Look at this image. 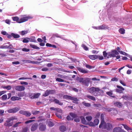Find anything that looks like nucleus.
I'll return each mask as SVG.
<instances>
[{
    "mask_svg": "<svg viewBox=\"0 0 132 132\" xmlns=\"http://www.w3.org/2000/svg\"><path fill=\"white\" fill-rule=\"evenodd\" d=\"M12 18L14 21H15L17 23H21L28 20L29 19L32 18V17L30 16H27L23 17L19 19V18L17 16H12Z\"/></svg>",
    "mask_w": 132,
    "mask_h": 132,
    "instance_id": "1",
    "label": "nucleus"
},
{
    "mask_svg": "<svg viewBox=\"0 0 132 132\" xmlns=\"http://www.w3.org/2000/svg\"><path fill=\"white\" fill-rule=\"evenodd\" d=\"M89 90L90 93L93 94L94 95L96 96L97 95V92L100 91V89L98 87H92L89 88Z\"/></svg>",
    "mask_w": 132,
    "mask_h": 132,
    "instance_id": "2",
    "label": "nucleus"
},
{
    "mask_svg": "<svg viewBox=\"0 0 132 132\" xmlns=\"http://www.w3.org/2000/svg\"><path fill=\"white\" fill-rule=\"evenodd\" d=\"M114 13L112 11H110L109 10L108 11V18L111 21H117V18L114 16Z\"/></svg>",
    "mask_w": 132,
    "mask_h": 132,
    "instance_id": "3",
    "label": "nucleus"
},
{
    "mask_svg": "<svg viewBox=\"0 0 132 132\" xmlns=\"http://www.w3.org/2000/svg\"><path fill=\"white\" fill-rule=\"evenodd\" d=\"M19 113L25 116L26 117L30 116L31 115V113L28 111H24L22 110L20 111Z\"/></svg>",
    "mask_w": 132,
    "mask_h": 132,
    "instance_id": "4",
    "label": "nucleus"
},
{
    "mask_svg": "<svg viewBox=\"0 0 132 132\" xmlns=\"http://www.w3.org/2000/svg\"><path fill=\"white\" fill-rule=\"evenodd\" d=\"M117 87L118 88L113 90L114 91H115L117 92L120 93H122L123 91L125 90V89L121 86L119 85H117Z\"/></svg>",
    "mask_w": 132,
    "mask_h": 132,
    "instance_id": "5",
    "label": "nucleus"
},
{
    "mask_svg": "<svg viewBox=\"0 0 132 132\" xmlns=\"http://www.w3.org/2000/svg\"><path fill=\"white\" fill-rule=\"evenodd\" d=\"M99 30H106L108 29L109 30L110 29V27H108V26L103 24L102 25L98 26Z\"/></svg>",
    "mask_w": 132,
    "mask_h": 132,
    "instance_id": "6",
    "label": "nucleus"
},
{
    "mask_svg": "<svg viewBox=\"0 0 132 132\" xmlns=\"http://www.w3.org/2000/svg\"><path fill=\"white\" fill-rule=\"evenodd\" d=\"M89 79L88 78H83V79L82 80L81 83L83 84V85H85L87 86H88L89 85Z\"/></svg>",
    "mask_w": 132,
    "mask_h": 132,
    "instance_id": "7",
    "label": "nucleus"
},
{
    "mask_svg": "<svg viewBox=\"0 0 132 132\" xmlns=\"http://www.w3.org/2000/svg\"><path fill=\"white\" fill-rule=\"evenodd\" d=\"M13 37L14 38H17L20 37V36L17 34L12 33L10 34H9V38H11Z\"/></svg>",
    "mask_w": 132,
    "mask_h": 132,
    "instance_id": "8",
    "label": "nucleus"
},
{
    "mask_svg": "<svg viewBox=\"0 0 132 132\" xmlns=\"http://www.w3.org/2000/svg\"><path fill=\"white\" fill-rule=\"evenodd\" d=\"M19 108L17 107H15L13 109L9 110V113H14L20 110Z\"/></svg>",
    "mask_w": 132,
    "mask_h": 132,
    "instance_id": "9",
    "label": "nucleus"
},
{
    "mask_svg": "<svg viewBox=\"0 0 132 132\" xmlns=\"http://www.w3.org/2000/svg\"><path fill=\"white\" fill-rule=\"evenodd\" d=\"M106 123L105 121H101L99 125V127L100 128H102V129H105Z\"/></svg>",
    "mask_w": 132,
    "mask_h": 132,
    "instance_id": "10",
    "label": "nucleus"
},
{
    "mask_svg": "<svg viewBox=\"0 0 132 132\" xmlns=\"http://www.w3.org/2000/svg\"><path fill=\"white\" fill-rule=\"evenodd\" d=\"M25 89V87L22 86H17L15 87V89L18 91H23Z\"/></svg>",
    "mask_w": 132,
    "mask_h": 132,
    "instance_id": "11",
    "label": "nucleus"
},
{
    "mask_svg": "<svg viewBox=\"0 0 132 132\" xmlns=\"http://www.w3.org/2000/svg\"><path fill=\"white\" fill-rule=\"evenodd\" d=\"M22 61L25 63H31L33 64H37L38 62L32 61L30 60H22Z\"/></svg>",
    "mask_w": 132,
    "mask_h": 132,
    "instance_id": "12",
    "label": "nucleus"
},
{
    "mask_svg": "<svg viewBox=\"0 0 132 132\" xmlns=\"http://www.w3.org/2000/svg\"><path fill=\"white\" fill-rule=\"evenodd\" d=\"M38 127V124L37 123H35L33 124L31 127V130L34 131L36 130Z\"/></svg>",
    "mask_w": 132,
    "mask_h": 132,
    "instance_id": "13",
    "label": "nucleus"
},
{
    "mask_svg": "<svg viewBox=\"0 0 132 132\" xmlns=\"http://www.w3.org/2000/svg\"><path fill=\"white\" fill-rule=\"evenodd\" d=\"M46 125L43 124L42 123H40L39 124V128L40 130L42 131H44L46 129Z\"/></svg>",
    "mask_w": 132,
    "mask_h": 132,
    "instance_id": "14",
    "label": "nucleus"
},
{
    "mask_svg": "<svg viewBox=\"0 0 132 132\" xmlns=\"http://www.w3.org/2000/svg\"><path fill=\"white\" fill-rule=\"evenodd\" d=\"M113 90H110L109 92H107L106 93V94L109 96L113 98H114L115 97V96L113 94Z\"/></svg>",
    "mask_w": 132,
    "mask_h": 132,
    "instance_id": "15",
    "label": "nucleus"
},
{
    "mask_svg": "<svg viewBox=\"0 0 132 132\" xmlns=\"http://www.w3.org/2000/svg\"><path fill=\"white\" fill-rule=\"evenodd\" d=\"M77 70L79 71L82 73H88V72L86 70H85L83 68L80 67H77Z\"/></svg>",
    "mask_w": 132,
    "mask_h": 132,
    "instance_id": "16",
    "label": "nucleus"
},
{
    "mask_svg": "<svg viewBox=\"0 0 132 132\" xmlns=\"http://www.w3.org/2000/svg\"><path fill=\"white\" fill-rule=\"evenodd\" d=\"M70 100H72V102L76 104H78V100L77 97H74L71 96Z\"/></svg>",
    "mask_w": 132,
    "mask_h": 132,
    "instance_id": "17",
    "label": "nucleus"
},
{
    "mask_svg": "<svg viewBox=\"0 0 132 132\" xmlns=\"http://www.w3.org/2000/svg\"><path fill=\"white\" fill-rule=\"evenodd\" d=\"M122 98L124 100H132V96L123 95L122 97Z\"/></svg>",
    "mask_w": 132,
    "mask_h": 132,
    "instance_id": "18",
    "label": "nucleus"
},
{
    "mask_svg": "<svg viewBox=\"0 0 132 132\" xmlns=\"http://www.w3.org/2000/svg\"><path fill=\"white\" fill-rule=\"evenodd\" d=\"M40 95V93L34 94L33 96H31L30 98L31 99L38 98L39 97V96Z\"/></svg>",
    "mask_w": 132,
    "mask_h": 132,
    "instance_id": "19",
    "label": "nucleus"
},
{
    "mask_svg": "<svg viewBox=\"0 0 132 132\" xmlns=\"http://www.w3.org/2000/svg\"><path fill=\"white\" fill-rule=\"evenodd\" d=\"M59 129L61 132H64L67 130L66 127L64 125H61L59 127Z\"/></svg>",
    "mask_w": 132,
    "mask_h": 132,
    "instance_id": "20",
    "label": "nucleus"
},
{
    "mask_svg": "<svg viewBox=\"0 0 132 132\" xmlns=\"http://www.w3.org/2000/svg\"><path fill=\"white\" fill-rule=\"evenodd\" d=\"M108 56L107 57V58L108 59L109 58V57H114L116 56L115 54L114 53H112L111 51V52H109L108 53Z\"/></svg>",
    "mask_w": 132,
    "mask_h": 132,
    "instance_id": "21",
    "label": "nucleus"
},
{
    "mask_svg": "<svg viewBox=\"0 0 132 132\" xmlns=\"http://www.w3.org/2000/svg\"><path fill=\"white\" fill-rule=\"evenodd\" d=\"M105 129H107L108 130H110L112 128V125L109 123H108L107 124L106 123V126Z\"/></svg>",
    "mask_w": 132,
    "mask_h": 132,
    "instance_id": "22",
    "label": "nucleus"
},
{
    "mask_svg": "<svg viewBox=\"0 0 132 132\" xmlns=\"http://www.w3.org/2000/svg\"><path fill=\"white\" fill-rule=\"evenodd\" d=\"M19 39L21 41H22L23 39L22 42L24 43H28L29 42L28 38V37L23 38H20Z\"/></svg>",
    "mask_w": 132,
    "mask_h": 132,
    "instance_id": "23",
    "label": "nucleus"
},
{
    "mask_svg": "<svg viewBox=\"0 0 132 132\" xmlns=\"http://www.w3.org/2000/svg\"><path fill=\"white\" fill-rule=\"evenodd\" d=\"M35 37L34 36H32L30 38H28V40L29 41L31 42H33L36 43L37 42L36 40L35 39Z\"/></svg>",
    "mask_w": 132,
    "mask_h": 132,
    "instance_id": "24",
    "label": "nucleus"
},
{
    "mask_svg": "<svg viewBox=\"0 0 132 132\" xmlns=\"http://www.w3.org/2000/svg\"><path fill=\"white\" fill-rule=\"evenodd\" d=\"M88 57L92 60H95L98 58V55H89L88 56Z\"/></svg>",
    "mask_w": 132,
    "mask_h": 132,
    "instance_id": "25",
    "label": "nucleus"
},
{
    "mask_svg": "<svg viewBox=\"0 0 132 132\" xmlns=\"http://www.w3.org/2000/svg\"><path fill=\"white\" fill-rule=\"evenodd\" d=\"M21 98L19 97L15 96H13L11 97V99L12 101H15L16 100H19L21 99Z\"/></svg>",
    "mask_w": 132,
    "mask_h": 132,
    "instance_id": "26",
    "label": "nucleus"
},
{
    "mask_svg": "<svg viewBox=\"0 0 132 132\" xmlns=\"http://www.w3.org/2000/svg\"><path fill=\"white\" fill-rule=\"evenodd\" d=\"M53 102H54L55 103L58 104L60 105H62L63 104V103L60 102V101L56 99L54 100Z\"/></svg>",
    "mask_w": 132,
    "mask_h": 132,
    "instance_id": "27",
    "label": "nucleus"
},
{
    "mask_svg": "<svg viewBox=\"0 0 132 132\" xmlns=\"http://www.w3.org/2000/svg\"><path fill=\"white\" fill-rule=\"evenodd\" d=\"M80 118L81 120V122L82 123L84 124H87L86 121L84 117L82 116H80Z\"/></svg>",
    "mask_w": 132,
    "mask_h": 132,
    "instance_id": "28",
    "label": "nucleus"
},
{
    "mask_svg": "<svg viewBox=\"0 0 132 132\" xmlns=\"http://www.w3.org/2000/svg\"><path fill=\"white\" fill-rule=\"evenodd\" d=\"M114 104L115 106H116L119 107V108H121L122 105L121 103L119 102H116L114 103Z\"/></svg>",
    "mask_w": 132,
    "mask_h": 132,
    "instance_id": "29",
    "label": "nucleus"
},
{
    "mask_svg": "<svg viewBox=\"0 0 132 132\" xmlns=\"http://www.w3.org/2000/svg\"><path fill=\"white\" fill-rule=\"evenodd\" d=\"M30 46L31 48L35 49H40V48L39 47H37V46L34 45H32L31 44H30Z\"/></svg>",
    "mask_w": 132,
    "mask_h": 132,
    "instance_id": "30",
    "label": "nucleus"
},
{
    "mask_svg": "<svg viewBox=\"0 0 132 132\" xmlns=\"http://www.w3.org/2000/svg\"><path fill=\"white\" fill-rule=\"evenodd\" d=\"M86 97L94 101H95L96 100L95 97L92 96L88 95H87Z\"/></svg>",
    "mask_w": 132,
    "mask_h": 132,
    "instance_id": "31",
    "label": "nucleus"
},
{
    "mask_svg": "<svg viewBox=\"0 0 132 132\" xmlns=\"http://www.w3.org/2000/svg\"><path fill=\"white\" fill-rule=\"evenodd\" d=\"M17 118L16 116H12L9 118V122H10L11 120H17Z\"/></svg>",
    "mask_w": 132,
    "mask_h": 132,
    "instance_id": "32",
    "label": "nucleus"
},
{
    "mask_svg": "<svg viewBox=\"0 0 132 132\" xmlns=\"http://www.w3.org/2000/svg\"><path fill=\"white\" fill-rule=\"evenodd\" d=\"M22 122H18L15 124H14L13 126L12 127L13 128H16L19 126V124L21 123Z\"/></svg>",
    "mask_w": 132,
    "mask_h": 132,
    "instance_id": "33",
    "label": "nucleus"
},
{
    "mask_svg": "<svg viewBox=\"0 0 132 132\" xmlns=\"http://www.w3.org/2000/svg\"><path fill=\"white\" fill-rule=\"evenodd\" d=\"M28 33V31L27 30H23L20 32V34L21 35L23 36L27 34Z\"/></svg>",
    "mask_w": 132,
    "mask_h": 132,
    "instance_id": "34",
    "label": "nucleus"
},
{
    "mask_svg": "<svg viewBox=\"0 0 132 132\" xmlns=\"http://www.w3.org/2000/svg\"><path fill=\"white\" fill-rule=\"evenodd\" d=\"M40 112L39 111L35 110L32 111V113L33 115H36L39 114Z\"/></svg>",
    "mask_w": 132,
    "mask_h": 132,
    "instance_id": "35",
    "label": "nucleus"
},
{
    "mask_svg": "<svg viewBox=\"0 0 132 132\" xmlns=\"http://www.w3.org/2000/svg\"><path fill=\"white\" fill-rule=\"evenodd\" d=\"M99 120L98 119H96L94 120L93 122L95 126V125H98L99 123Z\"/></svg>",
    "mask_w": 132,
    "mask_h": 132,
    "instance_id": "36",
    "label": "nucleus"
},
{
    "mask_svg": "<svg viewBox=\"0 0 132 132\" xmlns=\"http://www.w3.org/2000/svg\"><path fill=\"white\" fill-rule=\"evenodd\" d=\"M49 94L48 90H47L45 92V93L43 95V96L45 97L48 96Z\"/></svg>",
    "mask_w": 132,
    "mask_h": 132,
    "instance_id": "37",
    "label": "nucleus"
},
{
    "mask_svg": "<svg viewBox=\"0 0 132 132\" xmlns=\"http://www.w3.org/2000/svg\"><path fill=\"white\" fill-rule=\"evenodd\" d=\"M119 32L121 34H123L125 33V30L123 28H120L119 30Z\"/></svg>",
    "mask_w": 132,
    "mask_h": 132,
    "instance_id": "38",
    "label": "nucleus"
},
{
    "mask_svg": "<svg viewBox=\"0 0 132 132\" xmlns=\"http://www.w3.org/2000/svg\"><path fill=\"white\" fill-rule=\"evenodd\" d=\"M82 103L86 107H90V104L88 103H86L85 101L83 102Z\"/></svg>",
    "mask_w": 132,
    "mask_h": 132,
    "instance_id": "39",
    "label": "nucleus"
},
{
    "mask_svg": "<svg viewBox=\"0 0 132 132\" xmlns=\"http://www.w3.org/2000/svg\"><path fill=\"white\" fill-rule=\"evenodd\" d=\"M56 81L59 82H64V80L60 78H57L56 79Z\"/></svg>",
    "mask_w": 132,
    "mask_h": 132,
    "instance_id": "40",
    "label": "nucleus"
},
{
    "mask_svg": "<svg viewBox=\"0 0 132 132\" xmlns=\"http://www.w3.org/2000/svg\"><path fill=\"white\" fill-rule=\"evenodd\" d=\"M71 96L68 95H64L63 97V98L64 99H67L70 100V98L71 97Z\"/></svg>",
    "mask_w": 132,
    "mask_h": 132,
    "instance_id": "41",
    "label": "nucleus"
},
{
    "mask_svg": "<svg viewBox=\"0 0 132 132\" xmlns=\"http://www.w3.org/2000/svg\"><path fill=\"white\" fill-rule=\"evenodd\" d=\"M86 120L88 121H90L92 120V117L91 116H87L86 117Z\"/></svg>",
    "mask_w": 132,
    "mask_h": 132,
    "instance_id": "42",
    "label": "nucleus"
},
{
    "mask_svg": "<svg viewBox=\"0 0 132 132\" xmlns=\"http://www.w3.org/2000/svg\"><path fill=\"white\" fill-rule=\"evenodd\" d=\"M69 114L71 117H72L73 118H75L77 117V115L75 113H70Z\"/></svg>",
    "mask_w": 132,
    "mask_h": 132,
    "instance_id": "43",
    "label": "nucleus"
},
{
    "mask_svg": "<svg viewBox=\"0 0 132 132\" xmlns=\"http://www.w3.org/2000/svg\"><path fill=\"white\" fill-rule=\"evenodd\" d=\"M122 125L123 126L124 128L128 130H131L130 128L128 126L126 125L122 124Z\"/></svg>",
    "mask_w": 132,
    "mask_h": 132,
    "instance_id": "44",
    "label": "nucleus"
},
{
    "mask_svg": "<svg viewBox=\"0 0 132 132\" xmlns=\"http://www.w3.org/2000/svg\"><path fill=\"white\" fill-rule=\"evenodd\" d=\"M81 46L84 49L85 51H88V48L84 44H82Z\"/></svg>",
    "mask_w": 132,
    "mask_h": 132,
    "instance_id": "45",
    "label": "nucleus"
},
{
    "mask_svg": "<svg viewBox=\"0 0 132 132\" xmlns=\"http://www.w3.org/2000/svg\"><path fill=\"white\" fill-rule=\"evenodd\" d=\"M113 112H112V113H113V114L114 115H116L118 113V112L117 110L113 108L112 111Z\"/></svg>",
    "mask_w": 132,
    "mask_h": 132,
    "instance_id": "46",
    "label": "nucleus"
},
{
    "mask_svg": "<svg viewBox=\"0 0 132 132\" xmlns=\"http://www.w3.org/2000/svg\"><path fill=\"white\" fill-rule=\"evenodd\" d=\"M50 94H52L55 93V90H48Z\"/></svg>",
    "mask_w": 132,
    "mask_h": 132,
    "instance_id": "47",
    "label": "nucleus"
},
{
    "mask_svg": "<svg viewBox=\"0 0 132 132\" xmlns=\"http://www.w3.org/2000/svg\"><path fill=\"white\" fill-rule=\"evenodd\" d=\"M28 130V128L27 127H26L22 128L21 132H27Z\"/></svg>",
    "mask_w": 132,
    "mask_h": 132,
    "instance_id": "48",
    "label": "nucleus"
},
{
    "mask_svg": "<svg viewBox=\"0 0 132 132\" xmlns=\"http://www.w3.org/2000/svg\"><path fill=\"white\" fill-rule=\"evenodd\" d=\"M83 79V78L81 77L80 78L78 77H77L76 78V80L79 81V82L81 83L82 80Z\"/></svg>",
    "mask_w": 132,
    "mask_h": 132,
    "instance_id": "49",
    "label": "nucleus"
},
{
    "mask_svg": "<svg viewBox=\"0 0 132 132\" xmlns=\"http://www.w3.org/2000/svg\"><path fill=\"white\" fill-rule=\"evenodd\" d=\"M112 53H114L115 55H118L119 54V53L116 50H112L111 51Z\"/></svg>",
    "mask_w": 132,
    "mask_h": 132,
    "instance_id": "50",
    "label": "nucleus"
},
{
    "mask_svg": "<svg viewBox=\"0 0 132 132\" xmlns=\"http://www.w3.org/2000/svg\"><path fill=\"white\" fill-rule=\"evenodd\" d=\"M119 52L121 54H123V55H124L125 56H128V54L127 53H125V52H124L122 51H119Z\"/></svg>",
    "mask_w": 132,
    "mask_h": 132,
    "instance_id": "51",
    "label": "nucleus"
},
{
    "mask_svg": "<svg viewBox=\"0 0 132 132\" xmlns=\"http://www.w3.org/2000/svg\"><path fill=\"white\" fill-rule=\"evenodd\" d=\"M7 97V95L6 94H4L3 95L2 97V100H6Z\"/></svg>",
    "mask_w": 132,
    "mask_h": 132,
    "instance_id": "52",
    "label": "nucleus"
},
{
    "mask_svg": "<svg viewBox=\"0 0 132 132\" xmlns=\"http://www.w3.org/2000/svg\"><path fill=\"white\" fill-rule=\"evenodd\" d=\"M57 112H56L55 113L56 116L59 118L61 119L62 118V116L61 114H59Z\"/></svg>",
    "mask_w": 132,
    "mask_h": 132,
    "instance_id": "53",
    "label": "nucleus"
},
{
    "mask_svg": "<svg viewBox=\"0 0 132 132\" xmlns=\"http://www.w3.org/2000/svg\"><path fill=\"white\" fill-rule=\"evenodd\" d=\"M56 112H57L59 113H62V110L59 108H57Z\"/></svg>",
    "mask_w": 132,
    "mask_h": 132,
    "instance_id": "54",
    "label": "nucleus"
},
{
    "mask_svg": "<svg viewBox=\"0 0 132 132\" xmlns=\"http://www.w3.org/2000/svg\"><path fill=\"white\" fill-rule=\"evenodd\" d=\"M22 51L25 52H28L30 51V49L26 48H22Z\"/></svg>",
    "mask_w": 132,
    "mask_h": 132,
    "instance_id": "55",
    "label": "nucleus"
},
{
    "mask_svg": "<svg viewBox=\"0 0 132 132\" xmlns=\"http://www.w3.org/2000/svg\"><path fill=\"white\" fill-rule=\"evenodd\" d=\"M103 53L104 57H107V55H108V53H106L105 51H104L103 52Z\"/></svg>",
    "mask_w": 132,
    "mask_h": 132,
    "instance_id": "56",
    "label": "nucleus"
},
{
    "mask_svg": "<svg viewBox=\"0 0 132 132\" xmlns=\"http://www.w3.org/2000/svg\"><path fill=\"white\" fill-rule=\"evenodd\" d=\"M74 121L78 123L80 121V120L79 118H76L75 119H74Z\"/></svg>",
    "mask_w": 132,
    "mask_h": 132,
    "instance_id": "57",
    "label": "nucleus"
},
{
    "mask_svg": "<svg viewBox=\"0 0 132 132\" xmlns=\"http://www.w3.org/2000/svg\"><path fill=\"white\" fill-rule=\"evenodd\" d=\"M35 121L34 120H27L25 122V123L26 124H27L28 123H31L32 122L34 121Z\"/></svg>",
    "mask_w": 132,
    "mask_h": 132,
    "instance_id": "58",
    "label": "nucleus"
},
{
    "mask_svg": "<svg viewBox=\"0 0 132 132\" xmlns=\"http://www.w3.org/2000/svg\"><path fill=\"white\" fill-rule=\"evenodd\" d=\"M118 80V79L116 77H114L112 78L111 79V81H117Z\"/></svg>",
    "mask_w": 132,
    "mask_h": 132,
    "instance_id": "59",
    "label": "nucleus"
},
{
    "mask_svg": "<svg viewBox=\"0 0 132 132\" xmlns=\"http://www.w3.org/2000/svg\"><path fill=\"white\" fill-rule=\"evenodd\" d=\"M48 125L50 127H52L54 126V124L51 121H50L48 122Z\"/></svg>",
    "mask_w": 132,
    "mask_h": 132,
    "instance_id": "60",
    "label": "nucleus"
},
{
    "mask_svg": "<svg viewBox=\"0 0 132 132\" xmlns=\"http://www.w3.org/2000/svg\"><path fill=\"white\" fill-rule=\"evenodd\" d=\"M89 125L92 127H94L95 126L94 122H90L89 123Z\"/></svg>",
    "mask_w": 132,
    "mask_h": 132,
    "instance_id": "61",
    "label": "nucleus"
},
{
    "mask_svg": "<svg viewBox=\"0 0 132 132\" xmlns=\"http://www.w3.org/2000/svg\"><path fill=\"white\" fill-rule=\"evenodd\" d=\"M66 118L68 121L73 120V119H72L69 115H68L67 117Z\"/></svg>",
    "mask_w": 132,
    "mask_h": 132,
    "instance_id": "62",
    "label": "nucleus"
},
{
    "mask_svg": "<svg viewBox=\"0 0 132 132\" xmlns=\"http://www.w3.org/2000/svg\"><path fill=\"white\" fill-rule=\"evenodd\" d=\"M85 67L87 68H88L89 69H91L92 68V66H91L87 64H86V65Z\"/></svg>",
    "mask_w": 132,
    "mask_h": 132,
    "instance_id": "63",
    "label": "nucleus"
},
{
    "mask_svg": "<svg viewBox=\"0 0 132 132\" xmlns=\"http://www.w3.org/2000/svg\"><path fill=\"white\" fill-rule=\"evenodd\" d=\"M112 108H106L105 109V110L108 112H111L112 111Z\"/></svg>",
    "mask_w": 132,
    "mask_h": 132,
    "instance_id": "64",
    "label": "nucleus"
}]
</instances>
